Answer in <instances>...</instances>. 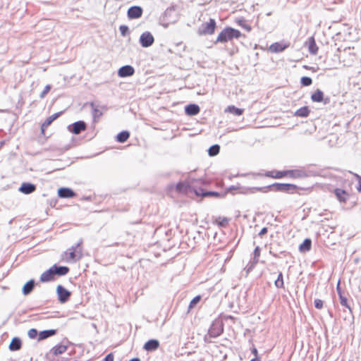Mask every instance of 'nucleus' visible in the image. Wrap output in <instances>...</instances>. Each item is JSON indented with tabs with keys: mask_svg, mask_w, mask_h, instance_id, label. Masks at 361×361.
I'll use <instances>...</instances> for the list:
<instances>
[{
	"mask_svg": "<svg viewBox=\"0 0 361 361\" xmlns=\"http://www.w3.org/2000/svg\"><path fill=\"white\" fill-rule=\"evenodd\" d=\"M241 36V32L231 27H225L218 35L215 44L221 42L226 43L233 39H238Z\"/></svg>",
	"mask_w": 361,
	"mask_h": 361,
	"instance_id": "1",
	"label": "nucleus"
},
{
	"mask_svg": "<svg viewBox=\"0 0 361 361\" xmlns=\"http://www.w3.org/2000/svg\"><path fill=\"white\" fill-rule=\"evenodd\" d=\"M224 331V325L222 322L221 321H214L209 331L208 334L204 336V341L206 342L210 343L211 341L209 338H216L219 336Z\"/></svg>",
	"mask_w": 361,
	"mask_h": 361,
	"instance_id": "2",
	"label": "nucleus"
},
{
	"mask_svg": "<svg viewBox=\"0 0 361 361\" xmlns=\"http://www.w3.org/2000/svg\"><path fill=\"white\" fill-rule=\"evenodd\" d=\"M216 23L214 19L210 18L209 22L202 23L197 29V33L200 36L211 35L214 33Z\"/></svg>",
	"mask_w": 361,
	"mask_h": 361,
	"instance_id": "3",
	"label": "nucleus"
},
{
	"mask_svg": "<svg viewBox=\"0 0 361 361\" xmlns=\"http://www.w3.org/2000/svg\"><path fill=\"white\" fill-rule=\"evenodd\" d=\"M270 190H272L276 192H293L297 186L294 184L290 183H275L271 185H268Z\"/></svg>",
	"mask_w": 361,
	"mask_h": 361,
	"instance_id": "4",
	"label": "nucleus"
},
{
	"mask_svg": "<svg viewBox=\"0 0 361 361\" xmlns=\"http://www.w3.org/2000/svg\"><path fill=\"white\" fill-rule=\"evenodd\" d=\"M82 243V240L78 242L75 245L72 246L69 249V259L73 261L78 260L82 257V249L80 247V245ZM66 255H68V252H65Z\"/></svg>",
	"mask_w": 361,
	"mask_h": 361,
	"instance_id": "5",
	"label": "nucleus"
},
{
	"mask_svg": "<svg viewBox=\"0 0 361 361\" xmlns=\"http://www.w3.org/2000/svg\"><path fill=\"white\" fill-rule=\"evenodd\" d=\"M56 293L58 300L61 303H65L68 301L71 295V293L61 285L57 286Z\"/></svg>",
	"mask_w": 361,
	"mask_h": 361,
	"instance_id": "6",
	"label": "nucleus"
},
{
	"mask_svg": "<svg viewBox=\"0 0 361 361\" xmlns=\"http://www.w3.org/2000/svg\"><path fill=\"white\" fill-rule=\"evenodd\" d=\"M139 42L142 47L147 48L154 44V38L151 32L146 31L140 35Z\"/></svg>",
	"mask_w": 361,
	"mask_h": 361,
	"instance_id": "7",
	"label": "nucleus"
},
{
	"mask_svg": "<svg viewBox=\"0 0 361 361\" xmlns=\"http://www.w3.org/2000/svg\"><path fill=\"white\" fill-rule=\"evenodd\" d=\"M86 128L87 125L83 121H76L68 126V130L75 135L80 134L82 131L85 130Z\"/></svg>",
	"mask_w": 361,
	"mask_h": 361,
	"instance_id": "8",
	"label": "nucleus"
},
{
	"mask_svg": "<svg viewBox=\"0 0 361 361\" xmlns=\"http://www.w3.org/2000/svg\"><path fill=\"white\" fill-rule=\"evenodd\" d=\"M143 13L142 8L139 6H130L127 12L129 19H137L142 16Z\"/></svg>",
	"mask_w": 361,
	"mask_h": 361,
	"instance_id": "9",
	"label": "nucleus"
},
{
	"mask_svg": "<svg viewBox=\"0 0 361 361\" xmlns=\"http://www.w3.org/2000/svg\"><path fill=\"white\" fill-rule=\"evenodd\" d=\"M36 189V185L28 182H24L21 184L18 190L23 194L29 195L34 192Z\"/></svg>",
	"mask_w": 361,
	"mask_h": 361,
	"instance_id": "10",
	"label": "nucleus"
},
{
	"mask_svg": "<svg viewBox=\"0 0 361 361\" xmlns=\"http://www.w3.org/2000/svg\"><path fill=\"white\" fill-rule=\"evenodd\" d=\"M134 68L130 65H126L118 69V75L121 78L131 76L134 74Z\"/></svg>",
	"mask_w": 361,
	"mask_h": 361,
	"instance_id": "11",
	"label": "nucleus"
},
{
	"mask_svg": "<svg viewBox=\"0 0 361 361\" xmlns=\"http://www.w3.org/2000/svg\"><path fill=\"white\" fill-rule=\"evenodd\" d=\"M90 106L92 109V117L94 122H97L99 118L102 116L103 113L102 109H104V106H99L95 104L94 102L90 103Z\"/></svg>",
	"mask_w": 361,
	"mask_h": 361,
	"instance_id": "12",
	"label": "nucleus"
},
{
	"mask_svg": "<svg viewBox=\"0 0 361 361\" xmlns=\"http://www.w3.org/2000/svg\"><path fill=\"white\" fill-rule=\"evenodd\" d=\"M195 193L197 196H202V197H221L223 196L218 192L207 191V190H204L202 188H198V189L195 190Z\"/></svg>",
	"mask_w": 361,
	"mask_h": 361,
	"instance_id": "13",
	"label": "nucleus"
},
{
	"mask_svg": "<svg viewBox=\"0 0 361 361\" xmlns=\"http://www.w3.org/2000/svg\"><path fill=\"white\" fill-rule=\"evenodd\" d=\"M311 99L314 102H321L324 101V103L328 104L329 102V99L326 98L324 99V93L322 90L317 89L311 96Z\"/></svg>",
	"mask_w": 361,
	"mask_h": 361,
	"instance_id": "14",
	"label": "nucleus"
},
{
	"mask_svg": "<svg viewBox=\"0 0 361 361\" xmlns=\"http://www.w3.org/2000/svg\"><path fill=\"white\" fill-rule=\"evenodd\" d=\"M62 114V111L55 113L53 115L49 116L47 118V119L44 121V122L41 126V130L42 133H44V130L48 126H49L51 123L56 120L57 118H59Z\"/></svg>",
	"mask_w": 361,
	"mask_h": 361,
	"instance_id": "15",
	"label": "nucleus"
},
{
	"mask_svg": "<svg viewBox=\"0 0 361 361\" xmlns=\"http://www.w3.org/2000/svg\"><path fill=\"white\" fill-rule=\"evenodd\" d=\"M58 195L61 198H71L75 196V192L69 188H61L58 190Z\"/></svg>",
	"mask_w": 361,
	"mask_h": 361,
	"instance_id": "16",
	"label": "nucleus"
},
{
	"mask_svg": "<svg viewBox=\"0 0 361 361\" xmlns=\"http://www.w3.org/2000/svg\"><path fill=\"white\" fill-rule=\"evenodd\" d=\"M159 347V341L158 340L150 339L145 343L143 348L147 351L152 352L157 350Z\"/></svg>",
	"mask_w": 361,
	"mask_h": 361,
	"instance_id": "17",
	"label": "nucleus"
},
{
	"mask_svg": "<svg viewBox=\"0 0 361 361\" xmlns=\"http://www.w3.org/2000/svg\"><path fill=\"white\" fill-rule=\"evenodd\" d=\"M200 111V106L196 104H190L185 107V112L188 116H195Z\"/></svg>",
	"mask_w": 361,
	"mask_h": 361,
	"instance_id": "18",
	"label": "nucleus"
},
{
	"mask_svg": "<svg viewBox=\"0 0 361 361\" xmlns=\"http://www.w3.org/2000/svg\"><path fill=\"white\" fill-rule=\"evenodd\" d=\"M52 270L54 271V276L57 275L59 276H65L69 272V268L66 266H58L57 264H54L51 267Z\"/></svg>",
	"mask_w": 361,
	"mask_h": 361,
	"instance_id": "19",
	"label": "nucleus"
},
{
	"mask_svg": "<svg viewBox=\"0 0 361 361\" xmlns=\"http://www.w3.org/2000/svg\"><path fill=\"white\" fill-rule=\"evenodd\" d=\"M288 46V44L275 42L270 46L269 49L271 52L279 53L284 51Z\"/></svg>",
	"mask_w": 361,
	"mask_h": 361,
	"instance_id": "20",
	"label": "nucleus"
},
{
	"mask_svg": "<svg viewBox=\"0 0 361 361\" xmlns=\"http://www.w3.org/2000/svg\"><path fill=\"white\" fill-rule=\"evenodd\" d=\"M54 274L52 270V268L50 267L48 270L43 272L40 276V281L41 282H49L54 279Z\"/></svg>",
	"mask_w": 361,
	"mask_h": 361,
	"instance_id": "21",
	"label": "nucleus"
},
{
	"mask_svg": "<svg viewBox=\"0 0 361 361\" xmlns=\"http://www.w3.org/2000/svg\"><path fill=\"white\" fill-rule=\"evenodd\" d=\"M35 286V281L34 279L29 280L23 286L22 293L24 295H27L32 293Z\"/></svg>",
	"mask_w": 361,
	"mask_h": 361,
	"instance_id": "22",
	"label": "nucleus"
},
{
	"mask_svg": "<svg viewBox=\"0 0 361 361\" xmlns=\"http://www.w3.org/2000/svg\"><path fill=\"white\" fill-rule=\"evenodd\" d=\"M334 192L336 197H337V199L341 202H345L347 201L348 197V194L345 190L340 189V188H336L334 190Z\"/></svg>",
	"mask_w": 361,
	"mask_h": 361,
	"instance_id": "23",
	"label": "nucleus"
},
{
	"mask_svg": "<svg viewBox=\"0 0 361 361\" xmlns=\"http://www.w3.org/2000/svg\"><path fill=\"white\" fill-rule=\"evenodd\" d=\"M21 346H22L21 340L18 337H14L12 338L8 348L11 351H17L21 348Z\"/></svg>",
	"mask_w": 361,
	"mask_h": 361,
	"instance_id": "24",
	"label": "nucleus"
},
{
	"mask_svg": "<svg viewBox=\"0 0 361 361\" xmlns=\"http://www.w3.org/2000/svg\"><path fill=\"white\" fill-rule=\"evenodd\" d=\"M267 177H271L274 178H281L286 176H288V171H267L265 174Z\"/></svg>",
	"mask_w": 361,
	"mask_h": 361,
	"instance_id": "25",
	"label": "nucleus"
},
{
	"mask_svg": "<svg viewBox=\"0 0 361 361\" xmlns=\"http://www.w3.org/2000/svg\"><path fill=\"white\" fill-rule=\"evenodd\" d=\"M57 331L56 329H48L44 330L39 333L38 334V340L42 341L49 338L52 336H54L56 334Z\"/></svg>",
	"mask_w": 361,
	"mask_h": 361,
	"instance_id": "26",
	"label": "nucleus"
},
{
	"mask_svg": "<svg viewBox=\"0 0 361 361\" xmlns=\"http://www.w3.org/2000/svg\"><path fill=\"white\" fill-rule=\"evenodd\" d=\"M288 176L290 178H304L307 176L305 171L302 170H288Z\"/></svg>",
	"mask_w": 361,
	"mask_h": 361,
	"instance_id": "27",
	"label": "nucleus"
},
{
	"mask_svg": "<svg viewBox=\"0 0 361 361\" xmlns=\"http://www.w3.org/2000/svg\"><path fill=\"white\" fill-rule=\"evenodd\" d=\"M312 247V240L310 238H306L304 241L300 245L299 250L301 252H305L310 251Z\"/></svg>",
	"mask_w": 361,
	"mask_h": 361,
	"instance_id": "28",
	"label": "nucleus"
},
{
	"mask_svg": "<svg viewBox=\"0 0 361 361\" xmlns=\"http://www.w3.org/2000/svg\"><path fill=\"white\" fill-rule=\"evenodd\" d=\"M67 350V346L63 345H57L53 347L50 352L54 355H59L64 353Z\"/></svg>",
	"mask_w": 361,
	"mask_h": 361,
	"instance_id": "29",
	"label": "nucleus"
},
{
	"mask_svg": "<svg viewBox=\"0 0 361 361\" xmlns=\"http://www.w3.org/2000/svg\"><path fill=\"white\" fill-rule=\"evenodd\" d=\"M310 112V111L307 106H302V107L298 109L295 112V116L302 117V118H306L309 116Z\"/></svg>",
	"mask_w": 361,
	"mask_h": 361,
	"instance_id": "30",
	"label": "nucleus"
},
{
	"mask_svg": "<svg viewBox=\"0 0 361 361\" xmlns=\"http://www.w3.org/2000/svg\"><path fill=\"white\" fill-rule=\"evenodd\" d=\"M130 137V133L127 130H123L116 135V141L121 143L125 142Z\"/></svg>",
	"mask_w": 361,
	"mask_h": 361,
	"instance_id": "31",
	"label": "nucleus"
},
{
	"mask_svg": "<svg viewBox=\"0 0 361 361\" xmlns=\"http://www.w3.org/2000/svg\"><path fill=\"white\" fill-rule=\"evenodd\" d=\"M309 51L312 54H316L318 51V47L315 42L314 38L311 37L309 38Z\"/></svg>",
	"mask_w": 361,
	"mask_h": 361,
	"instance_id": "32",
	"label": "nucleus"
},
{
	"mask_svg": "<svg viewBox=\"0 0 361 361\" xmlns=\"http://www.w3.org/2000/svg\"><path fill=\"white\" fill-rule=\"evenodd\" d=\"M226 111H228L231 114H233L235 116H240L243 114L244 109L237 108L235 106H228L226 109Z\"/></svg>",
	"mask_w": 361,
	"mask_h": 361,
	"instance_id": "33",
	"label": "nucleus"
},
{
	"mask_svg": "<svg viewBox=\"0 0 361 361\" xmlns=\"http://www.w3.org/2000/svg\"><path fill=\"white\" fill-rule=\"evenodd\" d=\"M189 185L187 183L179 182L176 184V189L179 192L186 193L188 190Z\"/></svg>",
	"mask_w": 361,
	"mask_h": 361,
	"instance_id": "34",
	"label": "nucleus"
},
{
	"mask_svg": "<svg viewBox=\"0 0 361 361\" xmlns=\"http://www.w3.org/2000/svg\"><path fill=\"white\" fill-rule=\"evenodd\" d=\"M220 147L219 145H214L211 146L208 149V154L211 157L217 155L219 153Z\"/></svg>",
	"mask_w": 361,
	"mask_h": 361,
	"instance_id": "35",
	"label": "nucleus"
},
{
	"mask_svg": "<svg viewBox=\"0 0 361 361\" xmlns=\"http://www.w3.org/2000/svg\"><path fill=\"white\" fill-rule=\"evenodd\" d=\"M274 284H275L276 287L278 288H284L283 274L281 272H280L279 274L278 277L274 282Z\"/></svg>",
	"mask_w": 361,
	"mask_h": 361,
	"instance_id": "36",
	"label": "nucleus"
},
{
	"mask_svg": "<svg viewBox=\"0 0 361 361\" xmlns=\"http://www.w3.org/2000/svg\"><path fill=\"white\" fill-rule=\"evenodd\" d=\"M269 189V187L265 186V187H252L247 188L250 191V193H254L255 192H267V190Z\"/></svg>",
	"mask_w": 361,
	"mask_h": 361,
	"instance_id": "37",
	"label": "nucleus"
},
{
	"mask_svg": "<svg viewBox=\"0 0 361 361\" xmlns=\"http://www.w3.org/2000/svg\"><path fill=\"white\" fill-rule=\"evenodd\" d=\"M200 300H201L200 295H197L195 298H193V299L190 301V302L189 304L188 311L193 309L197 305V304L200 302Z\"/></svg>",
	"mask_w": 361,
	"mask_h": 361,
	"instance_id": "38",
	"label": "nucleus"
},
{
	"mask_svg": "<svg viewBox=\"0 0 361 361\" xmlns=\"http://www.w3.org/2000/svg\"><path fill=\"white\" fill-rule=\"evenodd\" d=\"M300 82H301L302 85L307 87V86H310L312 85V80L310 77L303 76L300 79Z\"/></svg>",
	"mask_w": 361,
	"mask_h": 361,
	"instance_id": "39",
	"label": "nucleus"
},
{
	"mask_svg": "<svg viewBox=\"0 0 361 361\" xmlns=\"http://www.w3.org/2000/svg\"><path fill=\"white\" fill-rule=\"evenodd\" d=\"M260 248L259 247H256L254 250V252H253V260H254V264H257L258 261H259V257L260 256Z\"/></svg>",
	"mask_w": 361,
	"mask_h": 361,
	"instance_id": "40",
	"label": "nucleus"
},
{
	"mask_svg": "<svg viewBox=\"0 0 361 361\" xmlns=\"http://www.w3.org/2000/svg\"><path fill=\"white\" fill-rule=\"evenodd\" d=\"M340 299V303L342 306L345 307L351 312V308L348 302V299L346 297H345L343 295H341L339 297Z\"/></svg>",
	"mask_w": 361,
	"mask_h": 361,
	"instance_id": "41",
	"label": "nucleus"
},
{
	"mask_svg": "<svg viewBox=\"0 0 361 361\" xmlns=\"http://www.w3.org/2000/svg\"><path fill=\"white\" fill-rule=\"evenodd\" d=\"M228 221H229V219L228 218H226V217H221V216H219L218 218V219H216V221H217L218 224L220 226H222V227L226 226L228 224Z\"/></svg>",
	"mask_w": 361,
	"mask_h": 361,
	"instance_id": "42",
	"label": "nucleus"
},
{
	"mask_svg": "<svg viewBox=\"0 0 361 361\" xmlns=\"http://www.w3.org/2000/svg\"><path fill=\"white\" fill-rule=\"evenodd\" d=\"M119 30L122 36H126L129 33V28L127 25H122L119 27Z\"/></svg>",
	"mask_w": 361,
	"mask_h": 361,
	"instance_id": "43",
	"label": "nucleus"
},
{
	"mask_svg": "<svg viewBox=\"0 0 361 361\" xmlns=\"http://www.w3.org/2000/svg\"><path fill=\"white\" fill-rule=\"evenodd\" d=\"M350 173H352L357 179L358 182V185L357 186V190L358 192H361V176L357 173H353L352 171H350Z\"/></svg>",
	"mask_w": 361,
	"mask_h": 361,
	"instance_id": "44",
	"label": "nucleus"
},
{
	"mask_svg": "<svg viewBox=\"0 0 361 361\" xmlns=\"http://www.w3.org/2000/svg\"><path fill=\"white\" fill-rule=\"evenodd\" d=\"M51 88V86L50 85H47L44 89V90L40 93L39 94V97L41 99H43L44 98V97L46 96V94L50 91Z\"/></svg>",
	"mask_w": 361,
	"mask_h": 361,
	"instance_id": "45",
	"label": "nucleus"
},
{
	"mask_svg": "<svg viewBox=\"0 0 361 361\" xmlns=\"http://www.w3.org/2000/svg\"><path fill=\"white\" fill-rule=\"evenodd\" d=\"M38 334V332L37 331V329H30L28 332H27V335L30 338H36V336H37Z\"/></svg>",
	"mask_w": 361,
	"mask_h": 361,
	"instance_id": "46",
	"label": "nucleus"
},
{
	"mask_svg": "<svg viewBox=\"0 0 361 361\" xmlns=\"http://www.w3.org/2000/svg\"><path fill=\"white\" fill-rule=\"evenodd\" d=\"M238 25H240L241 27L245 29L247 32H250L251 30V27L249 25L246 24L245 23V20H240L238 21Z\"/></svg>",
	"mask_w": 361,
	"mask_h": 361,
	"instance_id": "47",
	"label": "nucleus"
},
{
	"mask_svg": "<svg viewBox=\"0 0 361 361\" xmlns=\"http://www.w3.org/2000/svg\"><path fill=\"white\" fill-rule=\"evenodd\" d=\"M315 308L320 310L323 307V301L320 299H315L314 301Z\"/></svg>",
	"mask_w": 361,
	"mask_h": 361,
	"instance_id": "48",
	"label": "nucleus"
},
{
	"mask_svg": "<svg viewBox=\"0 0 361 361\" xmlns=\"http://www.w3.org/2000/svg\"><path fill=\"white\" fill-rule=\"evenodd\" d=\"M336 291L338 293V296L340 297L341 295H343L342 289L340 286V281H338L337 286H336Z\"/></svg>",
	"mask_w": 361,
	"mask_h": 361,
	"instance_id": "49",
	"label": "nucleus"
},
{
	"mask_svg": "<svg viewBox=\"0 0 361 361\" xmlns=\"http://www.w3.org/2000/svg\"><path fill=\"white\" fill-rule=\"evenodd\" d=\"M104 361H114V355L112 353L108 354L104 359Z\"/></svg>",
	"mask_w": 361,
	"mask_h": 361,
	"instance_id": "50",
	"label": "nucleus"
},
{
	"mask_svg": "<svg viewBox=\"0 0 361 361\" xmlns=\"http://www.w3.org/2000/svg\"><path fill=\"white\" fill-rule=\"evenodd\" d=\"M267 231H268V229L267 227L262 228V230L259 233V235L260 237H262V235H265L267 233Z\"/></svg>",
	"mask_w": 361,
	"mask_h": 361,
	"instance_id": "51",
	"label": "nucleus"
},
{
	"mask_svg": "<svg viewBox=\"0 0 361 361\" xmlns=\"http://www.w3.org/2000/svg\"><path fill=\"white\" fill-rule=\"evenodd\" d=\"M251 353L255 355V357H259L258 355L257 349L255 347H253L251 349Z\"/></svg>",
	"mask_w": 361,
	"mask_h": 361,
	"instance_id": "52",
	"label": "nucleus"
},
{
	"mask_svg": "<svg viewBox=\"0 0 361 361\" xmlns=\"http://www.w3.org/2000/svg\"><path fill=\"white\" fill-rule=\"evenodd\" d=\"M256 264H254V260L252 259V261L250 262V264H248L247 267V271H250Z\"/></svg>",
	"mask_w": 361,
	"mask_h": 361,
	"instance_id": "53",
	"label": "nucleus"
},
{
	"mask_svg": "<svg viewBox=\"0 0 361 361\" xmlns=\"http://www.w3.org/2000/svg\"><path fill=\"white\" fill-rule=\"evenodd\" d=\"M256 264H254V260L252 259V261L250 262V264H248L247 267V271H250Z\"/></svg>",
	"mask_w": 361,
	"mask_h": 361,
	"instance_id": "54",
	"label": "nucleus"
},
{
	"mask_svg": "<svg viewBox=\"0 0 361 361\" xmlns=\"http://www.w3.org/2000/svg\"><path fill=\"white\" fill-rule=\"evenodd\" d=\"M250 361H261L259 357H254Z\"/></svg>",
	"mask_w": 361,
	"mask_h": 361,
	"instance_id": "55",
	"label": "nucleus"
},
{
	"mask_svg": "<svg viewBox=\"0 0 361 361\" xmlns=\"http://www.w3.org/2000/svg\"><path fill=\"white\" fill-rule=\"evenodd\" d=\"M130 361H140V360L138 357H134L131 359Z\"/></svg>",
	"mask_w": 361,
	"mask_h": 361,
	"instance_id": "56",
	"label": "nucleus"
},
{
	"mask_svg": "<svg viewBox=\"0 0 361 361\" xmlns=\"http://www.w3.org/2000/svg\"><path fill=\"white\" fill-rule=\"evenodd\" d=\"M234 189H235V186H231V187L229 188V190H234Z\"/></svg>",
	"mask_w": 361,
	"mask_h": 361,
	"instance_id": "57",
	"label": "nucleus"
}]
</instances>
